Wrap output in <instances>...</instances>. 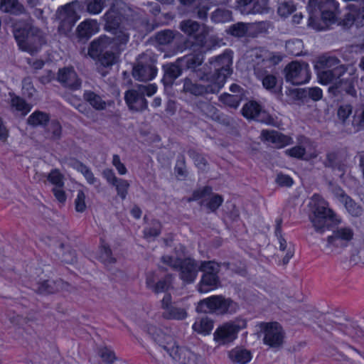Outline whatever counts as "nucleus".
<instances>
[{"label": "nucleus", "instance_id": "obj_1", "mask_svg": "<svg viewBox=\"0 0 364 364\" xmlns=\"http://www.w3.org/2000/svg\"><path fill=\"white\" fill-rule=\"evenodd\" d=\"M232 56L230 50H226L222 55L210 59V70L214 69V74L212 75L210 71L205 70V68L195 70L194 73L198 80L184 78L183 92L196 97L218 92L223 87L228 76L232 73Z\"/></svg>", "mask_w": 364, "mask_h": 364}, {"label": "nucleus", "instance_id": "obj_51", "mask_svg": "<svg viewBox=\"0 0 364 364\" xmlns=\"http://www.w3.org/2000/svg\"><path fill=\"white\" fill-rule=\"evenodd\" d=\"M174 33L171 30L160 31L156 35V41L161 45H168L174 39Z\"/></svg>", "mask_w": 364, "mask_h": 364}, {"label": "nucleus", "instance_id": "obj_44", "mask_svg": "<svg viewBox=\"0 0 364 364\" xmlns=\"http://www.w3.org/2000/svg\"><path fill=\"white\" fill-rule=\"evenodd\" d=\"M198 269L203 274H216L220 271V264L214 261H203L198 263Z\"/></svg>", "mask_w": 364, "mask_h": 364}, {"label": "nucleus", "instance_id": "obj_31", "mask_svg": "<svg viewBox=\"0 0 364 364\" xmlns=\"http://www.w3.org/2000/svg\"><path fill=\"white\" fill-rule=\"evenodd\" d=\"M83 97L85 100L97 110H103L109 105L100 95L92 91H85Z\"/></svg>", "mask_w": 364, "mask_h": 364}, {"label": "nucleus", "instance_id": "obj_34", "mask_svg": "<svg viewBox=\"0 0 364 364\" xmlns=\"http://www.w3.org/2000/svg\"><path fill=\"white\" fill-rule=\"evenodd\" d=\"M203 60V54L198 53L186 55L183 58L178 59V62L181 63V65H186L188 68L195 69L196 67L201 65Z\"/></svg>", "mask_w": 364, "mask_h": 364}, {"label": "nucleus", "instance_id": "obj_20", "mask_svg": "<svg viewBox=\"0 0 364 364\" xmlns=\"http://www.w3.org/2000/svg\"><path fill=\"white\" fill-rule=\"evenodd\" d=\"M99 31V25L96 20L86 19L82 21L76 28L77 37L80 41H87Z\"/></svg>", "mask_w": 364, "mask_h": 364}, {"label": "nucleus", "instance_id": "obj_58", "mask_svg": "<svg viewBox=\"0 0 364 364\" xmlns=\"http://www.w3.org/2000/svg\"><path fill=\"white\" fill-rule=\"evenodd\" d=\"M171 284V276L168 275L164 279L158 281L156 283L152 291L154 292H155L156 294L165 292L169 289Z\"/></svg>", "mask_w": 364, "mask_h": 364}, {"label": "nucleus", "instance_id": "obj_56", "mask_svg": "<svg viewBox=\"0 0 364 364\" xmlns=\"http://www.w3.org/2000/svg\"><path fill=\"white\" fill-rule=\"evenodd\" d=\"M223 201V198L221 196L215 194L210 198L205 205L210 210L215 211L221 205ZM200 205H205V200L200 202Z\"/></svg>", "mask_w": 364, "mask_h": 364}, {"label": "nucleus", "instance_id": "obj_24", "mask_svg": "<svg viewBox=\"0 0 364 364\" xmlns=\"http://www.w3.org/2000/svg\"><path fill=\"white\" fill-rule=\"evenodd\" d=\"M336 195L344 203L346 210L352 216L358 217L361 215L363 213L362 207L353 201L341 189H338Z\"/></svg>", "mask_w": 364, "mask_h": 364}, {"label": "nucleus", "instance_id": "obj_36", "mask_svg": "<svg viewBox=\"0 0 364 364\" xmlns=\"http://www.w3.org/2000/svg\"><path fill=\"white\" fill-rule=\"evenodd\" d=\"M261 57L262 58V63L266 67L276 65L283 59V55L281 53L269 50L262 51Z\"/></svg>", "mask_w": 364, "mask_h": 364}, {"label": "nucleus", "instance_id": "obj_61", "mask_svg": "<svg viewBox=\"0 0 364 364\" xmlns=\"http://www.w3.org/2000/svg\"><path fill=\"white\" fill-rule=\"evenodd\" d=\"M85 194L82 191H78L75 200V210L77 212L82 213L86 209Z\"/></svg>", "mask_w": 364, "mask_h": 364}, {"label": "nucleus", "instance_id": "obj_25", "mask_svg": "<svg viewBox=\"0 0 364 364\" xmlns=\"http://www.w3.org/2000/svg\"><path fill=\"white\" fill-rule=\"evenodd\" d=\"M230 361L236 364H247L252 359L251 352L241 347H235L228 352Z\"/></svg>", "mask_w": 364, "mask_h": 364}, {"label": "nucleus", "instance_id": "obj_29", "mask_svg": "<svg viewBox=\"0 0 364 364\" xmlns=\"http://www.w3.org/2000/svg\"><path fill=\"white\" fill-rule=\"evenodd\" d=\"M64 284L62 280H45L38 284L36 291L40 294H53L60 291Z\"/></svg>", "mask_w": 364, "mask_h": 364}, {"label": "nucleus", "instance_id": "obj_5", "mask_svg": "<svg viewBox=\"0 0 364 364\" xmlns=\"http://www.w3.org/2000/svg\"><path fill=\"white\" fill-rule=\"evenodd\" d=\"M237 309V304L231 299H226L221 295H216L200 301L198 303L196 311L202 313L215 312L224 314L235 313Z\"/></svg>", "mask_w": 364, "mask_h": 364}, {"label": "nucleus", "instance_id": "obj_37", "mask_svg": "<svg viewBox=\"0 0 364 364\" xmlns=\"http://www.w3.org/2000/svg\"><path fill=\"white\" fill-rule=\"evenodd\" d=\"M48 121V114L41 111L34 112L27 119L28 124L32 127L44 126Z\"/></svg>", "mask_w": 364, "mask_h": 364}, {"label": "nucleus", "instance_id": "obj_28", "mask_svg": "<svg viewBox=\"0 0 364 364\" xmlns=\"http://www.w3.org/2000/svg\"><path fill=\"white\" fill-rule=\"evenodd\" d=\"M70 166L83 175L87 183L90 185H100V180L95 177L90 168L85 164L75 160L70 162Z\"/></svg>", "mask_w": 364, "mask_h": 364}, {"label": "nucleus", "instance_id": "obj_32", "mask_svg": "<svg viewBox=\"0 0 364 364\" xmlns=\"http://www.w3.org/2000/svg\"><path fill=\"white\" fill-rule=\"evenodd\" d=\"M10 96V104L12 109H14L16 111L20 112L21 114L23 116L27 114L31 111V107L29 104L26 103L23 99L11 93Z\"/></svg>", "mask_w": 364, "mask_h": 364}, {"label": "nucleus", "instance_id": "obj_49", "mask_svg": "<svg viewBox=\"0 0 364 364\" xmlns=\"http://www.w3.org/2000/svg\"><path fill=\"white\" fill-rule=\"evenodd\" d=\"M48 181L55 187H64V176L57 169H53L48 175Z\"/></svg>", "mask_w": 364, "mask_h": 364}, {"label": "nucleus", "instance_id": "obj_10", "mask_svg": "<svg viewBox=\"0 0 364 364\" xmlns=\"http://www.w3.org/2000/svg\"><path fill=\"white\" fill-rule=\"evenodd\" d=\"M179 28L189 37L194 40L196 45L204 46L210 28L205 24L200 25L198 22L191 19L184 20L180 23Z\"/></svg>", "mask_w": 364, "mask_h": 364}, {"label": "nucleus", "instance_id": "obj_50", "mask_svg": "<svg viewBox=\"0 0 364 364\" xmlns=\"http://www.w3.org/2000/svg\"><path fill=\"white\" fill-rule=\"evenodd\" d=\"M342 330L345 334L348 335L353 340H356L360 337H364V331L358 326L353 324L346 325Z\"/></svg>", "mask_w": 364, "mask_h": 364}, {"label": "nucleus", "instance_id": "obj_41", "mask_svg": "<svg viewBox=\"0 0 364 364\" xmlns=\"http://www.w3.org/2000/svg\"><path fill=\"white\" fill-rule=\"evenodd\" d=\"M107 0H86V11L91 15L100 14L106 6Z\"/></svg>", "mask_w": 364, "mask_h": 364}, {"label": "nucleus", "instance_id": "obj_26", "mask_svg": "<svg viewBox=\"0 0 364 364\" xmlns=\"http://www.w3.org/2000/svg\"><path fill=\"white\" fill-rule=\"evenodd\" d=\"M220 280L218 275L203 274L198 284V290L200 293H207L218 288Z\"/></svg>", "mask_w": 364, "mask_h": 364}, {"label": "nucleus", "instance_id": "obj_15", "mask_svg": "<svg viewBox=\"0 0 364 364\" xmlns=\"http://www.w3.org/2000/svg\"><path fill=\"white\" fill-rule=\"evenodd\" d=\"M354 231L349 226L338 227L331 235L327 237V247H346L353 239Z\"/></svg>", "mask_w": 364, "mask_h": 364}, {"label": "nucleus", "instance_id": "obj_17", "mask_svg": "<svg viewBox=\"0 0 364 364\" xmlns=\"http://www.w3.org/2000/svg\"><path fill=\"white\" fill-rule=\"evenodd\" d=\"M124 100L132 110L141 112L148 107V102L138 87L127 90L124 94Z\"/></svg>", "mask_w": 364, "mask_h": 364}, {"label": "nucleus", "instance_id": "obj_46", "mask_svg": "<svg viewBox=\"0 0 364 364\" xmlns=\"http://www.w3.org/2000/svg\"><path fill=\"white\" fill-rule=\"evenodd\" d=\"M182 261L181 257L174 255H164L161 257V262L163 264L161 267L165 269L169 267L173 270H178Z\"/></svg>", "mask_w": 364, "mask_h": 364}, {"label": "nucleus", "instance_id": "obj_62", "mask_svg": "<svg viewBox=\"0 0 364 364\" xmlns=\"http://www.w3.org/2000/svg\"><path fill=\"white\" fill-rule=\"evenodd\" d=\"M269 11L267 0H256L253 1V13H267Z\"/></svg>", "mask_w": 364, "mask_h": 364}, {"label": "nucleus", "instance_id": "obj_45", "mask_svg": "<svg viewBox=\"0 0 364 364\" xmlns=\"http://www.w3.org/2000/svg\"><path fill=\"white\" fill-rule=\"evenodd\" d=\"M231 17V11L224 9H217L210 16L211 21L216 23L229 21Z\"/></svg>", "mask_w": 364, "mask_h": 364}, {"label": "nucleus", "instance_id": "obj_43", "mask_svg": "<svg viewBox=\"0 0 364 364\" xmlns=\"http://www.w3.org/2000/svg\"><path fill=\"white\" fill-rule=\"evenodd\" d=\"M58 254L61 255V260L65 263L73 264L76 261L75 252L68 245L61 244Z\"/></svg>", "mask_w": 364, "mask_h": 364}, {"label": "nucleus", "instance_id": "obj_54", "mask_svg": "<svg viewBox=\"0 0 364 364\" xmlns=\"http://www.w3.org/2000/svg\"><path fill=\"white\" fill-rule=\"evenodd\" d=\"M247 30V24L245 23H237L230 26L228 31L233 36L243 37L246 35Z\"/></svg>", "mask_w": 364, "mask_h": 364}, {"label": "nucleus", "instance_id": "obj_63", "mask_svg": "<svg viewBox=\"0 0 364 364\" xmlns=\"http://www.w3.org/2000/svg\"><path fill=\"white\" fill-rule=\"evenodd\" d=\"M304 93L314 101H318L322 97V90L317 87L305 89Z\"/></svg>", "mask_w": 364, "mask_h": 364}, {"label": "nucleus", "instance_id": "obj_30", "mask_svg": "<svg viewBox=\"0 0 364 364\" xmlns=\"http://www.w3.org/2000/svg\"><path fill=\"white\" fill-rule=\"evenodd\" d=\"M0 11L14 15H20L24 13L25 9L18 0H0Z\"/></svg>", "mask_w": 364, "mask_h": 364}, {"label": "nucleus", "instance_id": "obj_21", "mask_svg": "<svg viewBox=\"0 0 364 364\" xmlns=\"http://www.w3.org/2000/svg\"><path fill=\"white\" fill-rule=\"evenodd\" d=\"M58 80L65 87L73 90H77L81 85V81L73 68H66L60 70L58 73Z\"/></svg>", "mask_w": 364, "mask_h": 364}, {"label": "nucleus", "instance_id": "obj_64", "mask_svg": "<svg viewBox=\"0 0 364 364\" xmlns=\"http://www.w3.org/2000/svg\"><path fill=\"white\" fill-rule=\"evenodd\" d=\"M112 165L116 168L119 174L125 175L127 173V169L124 164L121 162L120 157L117 154H114L112 161Z\"/></svg>", "mask_w": 364, "mask_h": 364}, {"label": "nucleus", "instance_id": "obj_59", "mask_svg": "<svg viewBox=\"0 0 364 364\" xmlns=\"http://www.w3.org/2000/svg\"><path fill=\"white\" fill-rule=\"evenodd\" d=\"M278 237L279 242V248L281 250L284 251L285 250H287V252L286 255L283 258V263L284 264H287L289 261V259L292 257L294 255V252L291 250V245H288L287 243V241L284 238L282 237V235H279Z\"/></svg>", "mask_w": 364, "mask_h": 364}, {"label": "nucleus", "instance_id": "obj_3", "mask_svg": "<svg viewBox=\"0 0 364 364\" xmlns=\"http://www.w3.org/2000/svg\"><path fill=\"white\" fill-rule=\"evenodd\" d=\"M314 203L313 215L311 221L315 230L323 233L331 225H338L341 219L328 207V203L318 195H314L311 198Z\"/></svg>", "mask_w": 364, "mask_h": 364}, {"label": "nucleus", "instance_id": "obj_52", "mask_svg": "<svg viewBox=\"0 0 364 364\" xmlns=\"http://www.w3.org/2000/svg\"><path fill=\"white\" fill-rule=\"evenodd\" d=\"M116 188L117 195L122 199L124 200L127 196L128 190L129 188V183L123 178H119L117 182L113 184Z\"/></svg>", "mask_w": 364, "mask_h": 364}, {"label": "nucleus", "instance_id": "obj_19", "mask_svg": "<svg viewBox=\"0 0 364 364\" xmlns=\"http://www.w3.org/2000/svg\"><path fill=\"white\" fill-rule=\"evenodd\" d=\"M255 73L267 90L272 93L281 92L282 86L277 85V78L274 75L269 74L266 70H262L259 67L255 68Z\"/></svg>", "mask_w": 364, "mask_h": 364}, {"label": "nucleus", "instance_id": "obj_4", "mask_svg": "<svg viewBox=\"0 0 364 364\" xmlns=\"http://www.w3.org/2000/svg\"><path fill=\"white\" fill-rule=\"evenodd\" d=\"M14 36L19 48L30 54L37 53L45 43L42 32L37 28L15 29Z\"/></svg>", "mask_w": 364, "mask_h": 364}, {"label": "nucleus", "instance_id": "obj_6", "mask_svg": "<svg viewBox=\"0 0 364 364\" xmlns=\"http://www.w3.org/2000/svg\"><path fill=\"white\" fill-rule=\"evenodd\" d=\"M245 319L237 318L219 326L213 333V339L218 346H225L232 343L238 333L246 328Z\"/></svg>", "mask_w": 364, "mask_h": 364}, {"label": "nucleus", "instance_id": "obj_40", "mask_svg": "<svg viewBox=\"0 0 364 364\" xmlns=\"http://www.w3.org/2000/svg\"><path fill=\"white\" fill-rule=\"evenodd\" d=\"M318 63L322 70L345 67L343 65L341 64L340 60L337 58L333 56L323 55L319 58Z\"/></svg>", "mask_w": 364, "mask_h": 364}, {"label": "nucleus", "instance_id": "obj_48", "mask_svg": "<svg viewBox=\"0 0 364 364\" xmlns=\"http://www.w3.org/2000/svg\"><path fill=\"white\" fill-rule=\"evenodd\" d=\"M220 100L225 105L236 109L240 103L241 97L238 95L224 93L220 96Z\"/></svg>", "mask_w": 364, "mask_h": 364}, {"label": "nucleus", "instance_id": "obj_8", "mask_svg": "<svg viewBox=\"0 0 364 364\" xmlns=\"http://www.w3.org/2000/svg\"><path fill=\"white\" fill-rule=\"evenodd\" d=\"M156 59L151 54L143 53L139 55L133 68L132 75L138 81L152 80L157 74Z\"/></svg>", "mask_w": 364, "mask_h": 364}, {"label": "nucleus", "instance_id": "obj_60", "mask_svg": "<svg viewBox=\"0 0 364 364\" xmlns=\"http://www.w3.org/2000/svg\"><path fill=\"white\" fill-rule=\"evenodd\" d=\"M48 132L51 134V139H58L60 138L62 127L60 123L57 121H53L50 122L48 127Z\"/></svg>", "mask_w": 364, "mask_h": 364}, {"label": "nucleus", "instance_id": "obj_35", "mask_svg": "<svg viewBox=\"0 0 364 364\" xmlns=\"http://www.w3.org/2000/svg\"><path fill=\"white\" fill-rule=\"evenodd\" d=\"M99 258L106 265L114 264L116 262L109 246L102 239L100 240Z\"/></svg>", "mask_w": 364, "mask_h": 364}, {"label": "nucleus", "instance_id": "obj_22", "mask_svg": "<svg viewBox=\"0 0 364 364\" xmlns=\"http://www.w3.org/2000/svg\"><path fill=\"white\" fill-rule=\"evenodd\" d=\"M262 140L272 144L277 148H282L291 144V139L274 130H263L261 133Z\"/></svg>", "mask_w": 364, "mask_h": 364}, {"label": "nucleus", "instance_id": "obj_23", "mask_svg": "<svg viewBox=\"0 0 364 364\" xmlns=\"http://www.w3.org/2000/svg\"><path fill=\"white\" fill-rule=\"evenodd\" d=\"M112 45V40L105 36H100L97 39L94 40L88 49V54L92 58H97L102 53L107 51V49Z\"/></svg>", "mask_w": 364, "mask_h": 364}, {"label": "nucleus", "instance_id": "obj_55", "mask_svg": "<svg viewBox=\"0 0 364 364\" xmlns=\"http://www.w3.org/2000/svg\"><path fill=\"white\" fill-rule=\"evenodd\" d=\"M295 9V5L292 1H282L279 4L277 12L279 16L287 17L293 13Z\"/></svg>", "mask_w": 364, "mask_h": 364}, {"label": "nucleus", "instance_id": "obj_47", "mask_svg": "<svg viewBox=\"0 0 364 364\" xmlns=\"http://www.w3.org/2000/svg\"><path fill=\"white\" fill-rule=\"evenodd\" d=\"M129 35L124 28H117L114 32V37L112 38V44L114 43L119 48L124 46L129 41Z\"/></svg>", "mask_w": 364, "mask_h": 364}, {"label": "nucleus", "instance_id": "obj_57", "mask_svg": "<svg viewBox=\"0 0 364 364\" xmlns=\"http://www.w3.org/2000/svg\"><path fill=\"white\" fill-rule=\"evenodd\" d=\"M100 63L105 67H109L117 62V56L113 51H105L101 54Z\"/></svg>", "mask_w": 364, "mask_h": 364}, {"label": "nucleus", "instance_id": "obj_13", "mask_svg": "<svg viewBox=\"0 0 364 364\" xmlns=\"http://www.w3.org/2000/svg\"><path fill=\"white\" fill-rule=\"evenodd\" d=\"M164 348L178 364H198L199 357L188 348L179 347L176 343L164 346Z\"/></svg>", "mask_w": 364, "mask_h": 364}, {"label": "nucleus", "instance_id": "obj_12", "mask_svg": "<svg viewBox=\"0 0 364 364\" xmlns=\"http://www.w3.org/2000/svg\"><path fill=\"white\" fill-rule=\"evenodd\" d=\"M298 145L285 150V154L291 157L299 159L310 160L318 156V152L313 147V144L306 137L300 136Z\"/></svg>", "mask_w": 364, "mask_h": 364}, {"label": "nucleus", "instance_id": "obj_14", "mask_svg": "<svg viewBox=\"0 0 364 364\" xmlns=\"http://www.w3.org/2000/svg\"><path fill=\"white\" fill-rule=\"evenodd\" d=\"M346 9L348 12L338 23L347 28L353 25L363 27L364 26V3L359 5L349 4Z\"/></svg>", "mask_w": 364, "mask_h": 364}, {"label": "nucleus", "instance_id": "obj_18", "mask_svg": "<svg viewBox=\"0 0 364 364\" xmlns=\"http://www.w3.org/2000/svg\"><path fill=\"white\" fill-rule=\"evenodd\" d=\"M180 278L186 283H192L195 281L198 269V262L191 258H186L181 262L179 269Z\"/></svg>", "mask_w": 364, "mask_h": 364}, {"label": "nucleus", "instance_id": "obj_9", "mask_svg": "<svg viewBox=\"0 0 364 364\" xmlns=\"http://www.w3.org/2000/svg\"><path fill=\"white\" fill-rule=\"evenodd\" d=\"M284 71L286 81L295 85L305 84L311 77L309 66L305 62L292 61Z\"/></svg>", "mask_w": 364, "mask_h": 364}, {"label": "nucleus", "instance_id": "obj_33", "mask_svg": "<svg viewBox=\"0 0 364 364\" xmlns=\"http://www.w3.org/2000/svg\"><path fill=\"white\" fill-rule=\"evenodd\" d=\"M213 328V322L208 317H203L196 321L193 325V329L200 334L207 335Z\"/></svg>", "mask_w": 364, "mask_h": 364}, {"label": "nucleus", "instance_id": "obj_16", "mask_svg": "<svg viewBox=\"0 0 364 364\" xmlns=\"http://www.w3.org/2000/svg\"><path fill=\"white\" fill-rule=\"evenodd\" d=\"M346 67H338L328 70H322L318 72V76L321 83L324 85L332 84L329 87V91H333L340 87L343 80L341 77L346 73Z\"/></svg>", "mask_w": 364, "mask_h": 364}, {"label": "nucleus", "instance_id": "obj_38", "mask_svg": "<svg viewBox=\"0 0 364 364\" xmlns=\"http://www.w3.org/2000/svg\"><path fill=\"white\" fill-rule=\"evenodd\" d=\"M179 63H180L178 60L176 63H171L164 66L165 72L164 77L165 79L168 80V82H171L173 81L181 75L182 70L180 67V65H178Z\"/></svg>", "mask_w": 364, "mask_h": 364}, {"label": "nucleus", "instance_id": "obj_42", "mask_svg": "<svg viewBox=\"0 0 364 364\" xmlns=\"http://www.w3.org/2000/svg\"><path fill=\"white\" fill-rule=\"evenodd\" d=\"M260 111V106L256 102H249L242 109V115L247 119H256Z\"/></svg>", "mask_w": 364, "mask_h": 364}, {"label": "nucleus", "instance_id": "obj_2", "mask_svg": "<svg viewBox=\"0 0 364 364\" xmlns=\"http://www.w3.org/2000/svg\"><path fill=\"white\" fill-rule=\"evenodd\" d=\"M309 26L316 31L327 29L338 22L339 4L335 0H309Z\"/></svg>", "mask_w": 364, "mask_h": 364}, {"label": "nucleus", "instance_id": "obj_39", "mask_svg": "<svg viewBox=\"0 0 364 364\" xmlns=\"http://www.w3.org/2000/svg\"><path fill=\"white\" fill-rule=\"evenodd\" d=\"M187 311L185 309L172 306L164 311V317L168 319L183 320L187 317Z\"/></svg>", "mask_w": 364, "mask_h": 364}, {"label": "nucleus", "instance_id": "obj_7", "mask_svg": "<svg viewBox=\"0 0 364 364\" xmlns=\"http://www.w3.org/2000/svg\"><path fill=\"white\" fill-rule=\"evenodd\" d=\"M80 8V4L75 0L67 4L58 10V18L60 24L58 26V32L64 36H68L72 29L80 18L77 10Z\"/></svg>", "mask_w": 364, "mask_h": 364}, {"label": "nucleus", "instance_id": "obj_11", "mask_svg": "<svg viewBox=\"0 0 364 364\" xmlns=\"http://www.w3.org/2000/svg\"><path fill=\"white\" fill-rule=\"evenodd\" d=\"M260 328L264 333L263 341L264 344L270 348H279L282 345L284 331L279 323H261Z\"/></svg>", "mask_w": 364, "mask_h": 364}, {"label": "nucleus", "instance_id": "obj_53", "mask_svg": "<svg viewBox=\"0 0 364 364\" xmlns=\"http://www.w3.org/2000/svg\"><path fill=\"white\" fill-rule=\"evenodd\" d=\"M161 225L158 220H154L150 227H147L144 230V237H155L161 233Z\"/></svg>", "mask_w": 364, "mask_h": 364}, {"label": "nucleus", "instance_id": "obj_27", "mask_svg": "<svg viewBox=\"0 0 364 364\" xmlns=\"http://www.w3.org/2000/svg\"><path fill=\"white\" fill-rule=\"evenodd\" d=\"M194 109L200 112L203 116L218 120L220 118L218 109L208 102L198 100L195 103Z\"/></svg>", "mask_w": 364, "mask_h": 364}]
</instances>
